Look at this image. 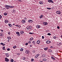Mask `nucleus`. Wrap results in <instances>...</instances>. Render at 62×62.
I'll use <instances>...</instances> for the list:
<instances>
[{"instance_id":"nucleus-45","label":"nucleus","mask_w":62,"mask_h":62,"mask_svg":"<svg viewBox=\"0 0 62 62\" xmlns=\"http://www.w3.org/2000/svg\"><path fill=\"white\" fill-rule=\"evenodd\" d=\"M61 44H62V43H59V45H61Z\"/></svg>"},{"instance_id":"nucleus-17","label":"nucleus","mask_w":62,"mask_h":62,"mask_svg":"<svg viewBox=\"0 0 62 62\" xmlns=\"http://www.w3.org/2000/svg\"><path fill=\"white\" fill-rule=\"evenodd\" d=\"M30 41H32V40H33V38H30Z\"/></svg>"},{"instance_id":"nucleus-26","label":"nucleus","mask_w":62,"mask_h":62,"mask_svg":"<svg viewBox=\"0 0 62 62\" xmlns=\"http://www.w3.org/2000/svg\"><path fill=\"white\" fill-rule=\"evenodd\" d=\"M8 25L9 26H10V27H11V26H12V25L10 23L8 24Z\"/></svg>"},{"instance_id":"nucleus-21","label":"nucleus","mask_w":62,"mask_h":62,"mask_svg":"<svg viewBox=\"0 0 62 62\" xmlns=\"http://www.w3.org/2000/svg\"><path fill=\"white\" fill-rule=\"evenodd\" d=\"M43 15H40V16H39V17L40 18V19H41V18H42V17H43Z\"/></svg>"},{"instance_id":"nucleus-22","label":"nucleus","mask_w":62,"mask_h":62,"mask_svg":"<svg viewBox=\"0 0 62 62\" xmlns=\"http://www.w3.org/2000/svg\"><path fill=\"white\" fill-rule=\"evenodd\" d=\"M39 3L40 4L42 5V4L43 3L42 2L40 1L39 2Z\"/></svg>"},{"instance_id":"nucleus-3","label":"nucleus","mask_w":62,"mask_h":62,"mask_svg":"<svg viewBox=\"0 0 62 62\" xmlns=\"http://www.w3.org/2000/svg\"><path fill=\"white\" fill-rule=\"evenodd\" d=\"M5 61H6V62H8L9 60V59H8V58L6 57L5 58Z\"/></svg>"},{"instance_id":"nucleus-6","label":"nucleus","mask_w":62,"mask_h":62,"mask_svg":"<svg viewBox=\"0 0 62 62\" xmlns=\"http://www.w3.org/2000/svg\"><path fill=\"white\" fill-rule=\"evenodd\" d=\"M16 34H17V36H20V32H16Z\"/></svg>"},{"instance_id":"nucleus-13","label":"nucleus","mask_w":62,"mask_h":62,"mask_svg":"<svg viewBox=\"0 0 62 62\" xmlns=\"http://www.w3.org/2000/svg\"><path fill=\"white\" fill-rule=\"evenodd\" d=\"M5 55L6 57H8L9 56V54L8 53L5 54Z\"/></svg>"},{"instance_id":"nucleus-4","label":"nucleus","mask_w":62,"mask_h":62,"mask_svg":"<svg viewBox=\"0 0 62 62\" xmlns=\"http://www.w3.org/2000/svg\"><path fill=\"white\" fill-rule=\"evenodd\" d=\"M48 2L49 3H54V2L53 1V0H48Z\"/></svg>"},{"instance_id":"nucleus-33","label":"nucleus","mask_w":62,"mask_h":62,"mask_svg":"<svg viewBox=\"0 0 62 62\" xmlns=\"http://www.w3.org/2000/svg\"><path fill=\"white\" fill-rule=\"evenodd\" d=\"M51 35V34L50 33H49L47 34V35H48L49 36H50V35Z\"/></svg>"},{"instance_id":"nucleus-41","label":"nucleus","mask_w":62,"mask_h":62,"mask_svg":"<svg viewBox=\"0 0 62 62\" xmlns=\"http://www.w3.org/2000/svg\"><path fill=\"white\" fill-rule=\"evenodd\" d=\"M2 17V16H1V15H0V19H1V18Z\"/></svg>"},{"instance_id":"nucleus-5","label":"nucleus","mask_w":62,"mask_h":62,"mask_svg":"<svg viewBox=\"0 0 62 62\" xmlns=\"http://www.w3.org/2000/svg\"><path fill=\"white\" fill-rule=\"evenodd\" d=\"M40 55V54H38L36 55L35 56L36 58H37L38 57V56H39Z\"/></svg>"},{"instance_id":"nucleus-54","label":"nucleus","mask_w":62,"mask_h":62,"mask_svg":"<svg viewBox=\"0 0 62 62\" xmlns=\"http://www.w3.org/2000/svg\"><path fill=\"white\" fill-rule=\"evenodd\" d=\"M1 32H3V30H1Z\"/></svg>"},{"instance_id":"nucleus-14","label":"nucleus","mask_w":62,"mask_h":62,"mask_svg":"<svg viewBox=\"0 0 62 62\" xmlns=\"http://www.w3.org/2000/svg\"><path fill=\"white\" fill-rule=\"evenodd\" d=\"M20 34H22V35H23V33H24V32H23V31H21L20 32Z\"/></svg>"},{"instance_id":"nucleus-62","label":"nucleus","mask_w":62,"mask_h":62,"mask_svg":"<svg viewBox=\"0 0 62 62\" xmlns=\"http://www.w3.org/2000/svg\"><path fill=\"white\" fill-rule=\"evenodd\" d=\"M53 8H54L52 7V8L53 9Z\"/></svg>"},{"instance_id":"nucleus-50","label":"nucleus","mask_w":62,"mask_h":62,"mask_svg":"<svg viewBox=\"0 0 62 62\" xmlns=\"http://www.w3.org/2000/svg\"><path fill=\"white\" fill-rule=\"evenodd\" d=\"M15 26H18V27H19V25H15Z\"/></svg>"},{"instance_id":"nucleus-39","label":"nucleus","mask_w":62,"mask_h":62,"mask_svg":"<svg viewBox=\"0 0 62 62\" xmlns=\"http://www.w3.org/2000/svg\"><path fill=\"white\" fill-rule=\"evenodd\" d=\"M29 34H34V33H32V32H29Z\"/></svg>"},{"instance_id":"nucleus-25","label":"nucleus","mask_w":62,"mask_h":62,"mask_svg":"<svg viewBox=\"0 0 62 62\" xmlns=\"http://www.w3.org/2000/svg\"><path fill=\"white\" fill-rule=\"evenodd\" d=\"M10 61L11 62H13L14 61V60L13 59H11Z\"/></svg>"},{"instance_id":"nucleus-18","label":"nucleus","mask_w":62,"mask_h":62,"mask_svg":"<svg viewBox=\"0 0 62 62\" xmlns=\"http://www.w3.org/2000/svg\"><path fill=\"white\" fill-rule=\"evenodd\" d=\"M9 8H14V6L9 5Z\"/></svg>"},{"instance_id":"nucleus-64","label":"nucleus","mask_w":62,"mask_h":62,"mask_svg":"<svg viewBox=\"0 0 62 62\" xmlns=\"http://www.w3.org/2000/svg\"><path fill=\"white\" fill-rule=\"evenodd\" d=\"M4 9H5V8H3Z\"/></svg>"},{"instance_id":"nucleus-15","label":"nucleus","mask_w":62,"mask_h":62,"mask_svg":"<svg viewBox=\"0 0 62 62\" xmlns=\"http://www.w3.org/2000/svg\"><path fill=\"white\" fill-rule=\"evenodd\" d=\"M33 21L32 20H30L28 21L29 23H32Z\"/></svg>"},{"instance_id":"nucleus-23","label":"nucleus","mask_w":62,"mask_h":62,"mask_svg":"<svg viewBox=\"0 0 62 62\" xmlns=\"http://www.w3.org/2000/svg\"><path fill=\"white\" fill-rule=\"evenodd\" d=\"M29 29H30V30H32V26H29Z\"/></svg>"},{"instance_id":"nucleus-38","label":"nucleus","mask_w":62,"mask_h":62,"mask_svg":"<svg viewBox=\"0 0 62 62\" xmlns=\"http://www.w3.org/2000/svg\"><path fill=\"white\" fill-rule=\"evenodd\" d=\"M26 54H28V51H26Z\"/></svg>"},{"instance_id":"nucleus-37","label":"nucleus","mask_w":62,"mask_h":62,"mask_svg":"<svg viewBox=\"0 0 62 62\" xmlns=\"http://www.w3.org/2000/svg\"><path fill=\"white\" fill-rule=\"evenodd\" d=\"M27 29H29V27H27L26 28Z\"/></svg>"},{"instance_id":"nucleus-57","label":"nucleus","mask_w":62,"mask_h":62,"mask_svg":"<svg viewBox=\"0 0 62 62\" xmlns=\"http://www.w3.org/2000/svg\"><path fill=\"white\" fill-rule=\"evenodd\" d=\"M18 26H19V27H20V26H19V25H18Z\"/></svg>"},{"instance_id":"nucleus-28","label":"nucleus","mask_w":62,"mask_h":62,"mask_svg":"<svg viewBox=\"0 0 62 62\" xmlns=\"http://www.w3.org/2000/svg\"><path fill=\"white\" fill-rule=\"evenodd\" d=\"M32 43L34 44H35V43H36V42L34 41H32Z\"/></svg>"},{"instance_id":"nucleus-27","label":"nucleus","mask_w":62,"mask_h":62,"mask_svg":"<svg viewBox=\"0 0 62 62\" xmlns=\"http://www.w3.org/2000/svg\"><path fill=\"white\" fill-rule=\"evenodd\" d=\"M7 38L8 39H11V37H8Z\"/></svg>"},{"instance_id":"nucleus-46","label":"nucleus","mask_w":62,"mask_h":62,"mask_svg":"<svg viewBox=\"0 0 62 62\" xmlns=\"http://www.w3.org/2000/svg\"><path fill=\"white\" fill-rule=\"evenodd\" d=\"M7 50L8 51H10V49L8 48V49H7Z\"/></svg>"},{"instance_id":"nucleus-43","label":"nucleus","mask_w":62,"mask_h":62,"mask_svg":"<svg viewBox=\"0 0 62 62\" xmlns=\"http://www.w3.org/2000/svg\"><path fill=\"white\" fill-rule=\"evenodd\" d=\"M42 39H44V37L43 36H42Z\"/></svg>"},{"instance_id":"nucleus-61","label":"nucleus","mask_w":62,"mask_h":62,"mask_svg":"<svg viewBox=\"0 0 62 62\" xmlns=\"http://www.w3.org/2000/svg\"><path fill=\"white\" fill-rule=\"evenodd\" d=\"M15 10H14L13 11H15Z\"/></svg>"},{"instance_id":"nucleus-51","label":"nucleus","mask_w":62,"mask_h":62,"mask_svg":"<svg viewBox=\"0 0 62 62\" xmlns=\"http://www.w3.org/2000/svg\"><path fill=\"white\" fill-rule=\"evenodd\" d=\"M10 32H9L8 33V34H9V35H10Z\"/></svg>"},{"instance_id":"nucleus-63","label":"nucleus","mask_w":62,"mask_h":62,"mask_svg":"<svg viewBox=\"0 0 62 62\" xmlns=\"http://www.w3.org/2000/svg\"><path fill=\"white\" fill-rule=\"evenodd\" d=\"M61 37H62V35L61 36Z\"/></svg>"},{"instance_id":"nucleus-60","label":"nucleus","mask_w":62,"mask_h":62,"mask_svg":"<svg viewBox=\"0 0 62 62\" xmlns=\"http://www.w3.org/2000/svg\"><path fill=\"white\" fill-rule=\"evenodd\" d=\"M14 24H13V25H14Z\"/></svg>"},{"instance_id":"nucleus-55","label":"nucleus","mask_w":62,"mask_h":62,"mask_svg":"<svg viewBox=\"0 0 62 62\" xmlns=\"http://www.w3.org/2000/svg\"><path fill=\"white\" fill-rule=\"evenodd\" d=\"M8 40V42H9V40Z\"/></svg>"},{"instance_id":"nucleus-1","label":"nucleus","mask_w":62,"mask_h":62,"mask_svg":"<svg viewBox=\"0 0 62 62\" xmlns=\"http://www.w3.org/2000/svg\"><path fill=\"white\" fill-rule=\"evenodd\" d=\"M56 13L57 14H60L61 13L60 11H56Z\"/></svg>"},{"instance_id":"nucleus-24","label":"nucleus","mask_w":62,"mask_h":62,"mask_svg":"<svg viewBox=\"0 0 62 62\" xmlns=\"http://www.w3.org/2000/svg\"><path fill=\"white\" fill-rule=\"evenodd\" d=\"M17 47V46H14L13 47V48L14 49H15V48H16Z\"/></svg>"},{"instance_id":"nucleus-34","label":"nucleus","mask_w":62,"mask_h":62,"mask_svg":"<svg viewBox=\"0 0 62 62\" xmlns=\"http://www.w3.org/2000/svg\"><path fill=\"white\" fill-rule=\"evenodd\" d=\"M7 14H7V13H4V15L5 16L7 15Z\"/></svg>"},{"instance_id":"nucleus-40","label":"nucleus","mask_w":62,"mask_h":62,"mask_svg":"<svg viewBox=\"0 0 62 62\" xmlns=\"http://www.w3.org/2000/svg\"><path fill=\"white\" fill-rule=\"evenodd\" d=\"M47 9L50 10V9H51V8H47Z\"/></svg>"},{"instance_id":"nucleus-32","label":"nucleus","mask_w":62,"mask_h":62,"mask_svg":"<svg viewBox=\"0 0 62 62\" xmlns=\"http://www.w3.org/2000/svg\"><path fill=\"white\" fill-rule=\"evenodd\" d=\"M3 50H5V46H4L3 47Z\"/></svg>"},{"instance_id":"nucleus-42","label":"nucleus","mask_w":62,"mask_h":62,"mask_svg":"<svg viewBox=\"0 0 62 62\" xmlns=\"http://www.w3.org/2000/svg\"><path fill=\"white\" fill-rule=\"evenodd\" d=\"M27 19V18H26L25 17L24 18V20L26 21V19Z\"/></svg>"},{"instance_id":"nucleus-16","label":"nucleus","mask_w":62,"mask_h":62,"mask_svg":"<svg viewBox=\"0 0 62 62\" xmlns=\"http://www.w3.org/2000/svg\"><path fill=\"white\" fill-rule=\"evenodd\" d=\"M0 44H1V45H3V46H4V45H5V44L3 43H1Z\"/></svg>"},{"instance_id":"nucleus-9","label":"nucleus","mask_w":62,"mask_h":62,"mask_svg":"<svg viewBox=\"0 0 62 62\" xmlns=\"http://www.w3.org/2000/svg\"><path fill=\"white\" fill-rule=\"evenodd\" d=\"M36 28H40V26L39 25H37L36 26Z\"/></svg>"},{"instance_id":"nucleus-58","label":"nucleus","mask_w":62,"mask_h":62,"mask_svg":"<svg viewBox=\"0 0 62 62\" xmlns=\"http://www.w3.org/2000/svg\"><path fill=\"white\" fill-rule=\"evenodd\" d=\"M19 1H21L20 0H18Z\"/></svg>"},{"instance_id":"nucleus-49","label":"nucleus","mask_w":62,"mask_h":62,"mask_svg":"<svg viewBox=\"0 0 62 62\" xmlns=\"http://www.w3.org/2000/svg\"><path fill=\"white\" fill-rule=\"evenodd\" d=\"M0 36H2V34L1 33H0Z\"/></svg>"},{"instance_id":"nucleus-56","label":"nucleus","mask_w":62,"mask_h":62,"mask_svg":"<svg viewBox=\"0 0 62 62\" xmlns=\"http://www.w3.org/2000/svg\"><path fill=\"white\" fill-rule=\"evenodd\" d=\"M50 48H53V46H51L50 47Z\"/></svg>"},{"instance_id":"nucleus-30","label":"nucleus","mask_w":62,"mask_h":62,"mask_svg":"<svg viewBox=\"0 0 62 62\" xmlns=\"http://www.w3.org/2000/svg\"><path fill=\"white\" fill-rule=\"evenodd\" d=\"M56 38H57V37L56 36H54L53 37V38L54 39H56Z\"/></svg>"},{"instance_id":"nucleus-29","label":"nucleus","mask_w":62,"mask_h":62,"mask_svg":"<svg viewBox=\"0 0 62 62\" xmlns=\"http://www.w3.org/2000/svg\"><path fill=\"white\" fill-rule=\"evenodd\" d=\"M51 58H52V59H53V60H55V58H54V57H53L52 56L51 57Z\"/></svg>"},{"instance_id":"nucleus-44","label":"nucleus","mask_w":62,"mask_h":62,"mask_svg":"<svg viewBox=\"0 0 62 62\" xmlns=\"http://www.w3.org/2000/svg\"><path fill=\"white\" fill-rule=\"evenodd\" d=\"M31 60L32 61H33L34 60V59H32Z\"/></svg>"},{"instance_id":"nucleus-11","label":"nucleus","mask_w":62,"mask_h":62,"mask_svg":"<svg viewBox=\"0 0 62 62\" xmlns=\"http://www.w3.org/2000/svg\"><path fill=\"white\" fill-rule=\"evenodd\" d=\"M40 41L39 40H38L37 41V43L38 44H39L40 43Z\"/></svg>"},{"instance_id":"nucleus-31","label":"nucleus","mask_w":62,"mask_h":62,"mask_svg":"<svg viewBox=\"0 0 62 62\" xmlns=\"http://www.w3.org/2000/svg\"><path fill=\"white\" fill-rule=\"evenodd\" d=\"M23 48H21L20 49L21 51H23Z\"/></svg>"},{"instance_id":"nucleus-52","label":"nucleus","mask_w":62,"mask_h":62,"mask_svg":"<svg viewBox=\"0 0 62 62\" xmlns=\"http://www.w3.org/2000/svg\"><path fill=\"white\" fill-rule=\"evenodd\" d=\"M59 28H60V27H59L58 26L57 27V28H58V29H59Z\"/></svg>"},{"instance_id":"nucleus-59","label":"nucleus","mask_w":62,"mask_h":62,"mask_svg":"<svg viewBox=\"0 0 62 62\" xmlns=\"http://www.w3.org/2000/svg\"><path fill=\"white\" fill-rule=\"evenodd\" d=\"M30 47H31V45H30Z\"/></svg>"},{"instance_id":"nucleus-12","label":"nucleus","mask_w":62,"mask_h":62,"mask_svg":"<svg viewBox=\"0 0 62 62\" xmlns=\"http://www.w3.org/2000/svg\"><path fill=\"white\" fill-rule=\"evenodd\" d=\"M8 20H5V22L6 23H8Z\"/></svg>"},{"instance_id":"nucleus-53","label":"nucleus","mask_w":62,"mask_h":62,"mask_svg":"<svg viewBox=\"0 0 62 62\" xmlns=\"http://www.w3.org/2000/svg\"><path fill=\"white\" fill-rule=\"evenodd\" d=\"M12 12L14 13V12H15V11H13Z\"/></svg>"},{"instance_id":"nucleus-48","label":"nucleus","mask_w":62,"mask_h":62,"mask_svg":"<svg viewBox=\"0 0 62 62\" xmlns=\"http://www.w3.org/2000/svg\"><path fill=\"white\" fill-rule=\"evenodd\" d=\"M29 43H31V41H29L28 42Z\"/></svg>"},{"instance_id":"nucleus-20","label":"nucleus","mask_w":62,"mask_h":62,"mask_svg":"<svg viewBox=\"0 0 62 62\" xmlns=\"http://www.w3.org/2000/svg\"><path fill=\"white\" fill-rule=\"evenodd\" d=\"M48 47H46V48H45L44 49V50L45 51H46V50H47L48 49Z\"/></svg>"},{"instance_id":"nucleus-19","label":"nucleus","mask_w":62,"mask_h":62,"mask_svg":"<svg viewBox=\"0 0 62 62\" xmlns=\"http://www.w3.org/2000/svg\"><path fill=\"white\" fill-rule=\"evenodd\" d=\"M43 60L44 61H46L47 60V59L45 58H44L43 59Z\"/></svg>"},{"instance_id":"nucleus-10","label":"nucleus","mask_w":62,"mask_h":62,"mask_svg":"<svg viewBox=\"0 0 62 62\" xmlns=\"http://www.w3.org/2000/svg\"><path fill=\"white\" fill-rule=\"evenodd\" d=\"M26 21L24 20H22V22L23 23H26Z\"/></svg>"},{"instance_id":"nucleus-47","label":"nucleus","mask_w":62,"mask_h":62,"mask_svg":"<svg viewBox=\"0 0 62 62\" xmlns=\"http://www.w3.org/2000/svg\"><path fill=\"white\" fill-rule=\"evenodd\" d=\"M28 43H27L25 44V45H26L27 46L28 45Z\"/></svg>"},{"instance_id":"nucleus-35","label":"nucleus","mask_w":62,"mask_h":62,"mask_svg":"<svg viewBox=\"0 0 62 62\" xmlns=\"http://www.w3.org/2000/svg\"><path fill=\"white\" fill-rule=\"evenodd\" d=\"M52 50H51V49L49 50V52H52Z\"/></svg>"},{"instance_id":"nucleus-36","label":"nucleus","mask_w":62,"mask_h":62,"mask_svg":"<svg viewBox=\"0 0 62 62\" xmlns=\"http://www.w3.org/2000/svg\"><path fill=\"white\" fill-rule=\"evenodd\" d=\"M23 60H25L26 59L25 57H23Z\"/></svg>"},{"instance_id":"nucleus-7","label":"nucleus","mask_w":62,"mask_h":62,"mask_svg":"<svg viewBox=\"0 0 62 62\" xmlns=\"http://www.w3.org/2000/svg\"><path fill=\"white\" fill-rule=\"evenodd\" d=\"M51 42L49 40H48L46 41V43L47 44H48V43H50Z\"/></svg>"},{"instance_id":"nucleus-2","label":"nucleus","mask_w":62,"mask_h":62,"mask_svg":"<svg viewBox=\"0 0 62 62\" xmlns=\"http://www.w3.org/2000/svg\"><path fill=\"white\" fill-rule=\"evenodd\" d=\"M5 8H6L7 9H9V5H6L5 6Z\"/></svg>"},{"instance_id":"nucleus-8","label":"nucleus","mask_w":62,"mask_h":62,"mask_svg":"<svg viewBox=\"0 0 62 62\" xmlns=\"http://www.w3.org/2000/svg\"><path fill=\"white\" fill-rule=\"evenodd\" d=\"M43 24L45 25H47V24H48V23L46 22H45L43 23Z\"/></svg>"}]
</instances>
